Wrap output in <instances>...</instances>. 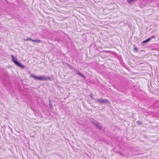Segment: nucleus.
Masks as SVG:
<instances>
[{
  "instance_id": "nucleus-10",
  "label": "nucleus",
  "mask_w": 159,
  "mask_h": 159,
  "mask_svg": "<svg viewBox=\"0 0 159 159\" xmlns=\"http://www.w3.org/2000/svg\"><path fill=\"white\" fill-rule=\"evenodd\" d=\"M33 39H32L31 38H28L27 39L25 40L26 41L27 40H30L32 41V40H33Z\"/></svg>"
},
{
  "instance_id": "nucleus-2",
  "label": "nucleus",
  "mask_w": 159,
  "mask_h": 159,
  "mask_svg": "<svg viewBox=\"0 0 159 159\" xmlns=\"http://www.w3.org/2000/svg\"><path fill=\"white\" fill-rule=\"evenodd\" d=\"M11 57H12V61L16 66L23 69H24L25 68V66L21 64L18 61L17 58L16 57L12 55L11 56Z\"/></svg>"
},
{
  "instance_id": "nucleus-7",
  "label": "nucleus",
  "mask_w": 159,
  "mask_h": 159,
  "mask_svg": "<svg viewBox=\"0 0 159 159\" xmlns=\"http://www.w3.org/2000/svg\"><path fill=\"white\" fill-rule=\"evenodd\" d=\"M32 41L33 42H38V43H40L41 42V40H32Z\"/></svg>"
},
{
  "instance_id": "nucleus-1",
  "label": "nucleus",
  "mask_w": 159,
  "mask_h": 159,
  "mask_svg": "<svg viewBox=\"0 0 159 159\" xmlns=\"http://www.w3.org/2000/svg\"><path fill=\"white\" fill-rule=\"evenodd\" d=\"M30 76L31 77L34 78V79L38 80H50V79L49 77L46 78L44 76H37L33 74H31Z\"/></svg>"
},
{
  "instance_id": "nucleus-8",
  "label": "nucleus",
  "mask_w": 159,
  "mask_h": 159,
  "mask_svg": "<svg viewBox=\"0 0 159 159\" xmlns=\"http://www.w3.org/2000/svg\"><path fill=\"white\" fill-rule=\"evenodd\" d=\"M102 99H98L97 100V101L99 103H102Z\"/></svg>"
},
{
  "instance_id": "nucleus-9",
  "label": "nucleus",
  "mask_w": 159,
  "mask_h": 159,
  "mask_svg": "<svg viewBox=\"0 0 159 159\" xmlns=\"http://www.w3.org/2000/svg\"><path fill=\"white\" fill-rule=\"evenodd\" d=\"M134 50L136 52H137L138 50V49L136 47H134Z\"/></svg>"
},
{
  "instance_id": "nucleus-13",
  "label": "nucleus",
  "mask_w": 159,
  "mask_h": 159,
  "mask_svg": "<svg viewBox=\"0 0 159 159\" xmlns=\"http://www.w3.org/2000/svg\"><path fill=\"white\" fill-rule=\"evenodd\" d=\"M154 38V36H152V38Z\"/></svg>"
},
{
  "instance_id": "nucleus-12",
  "label": "nucleus",
  "mask_w": 159,
  "mask_h": 159,
  "mask_svg": "<svg viewBox=\"0 0 159 159\" xmlns=\"http://www.w3.org/2000/svg\"><path fill=\"white\" fill-rule=\"evenodd\" d=\"M134 0H129L130 1H133Z\"/></svg>"
},
{
  "instance_id": "nucleus-11",
  "label": "nucleus",
  "mask_w": 159,
  "mask_h": 159,
  "mask_svg": "<svg viewBox=\"0 0 159 159\" xmlns=\"http://www.w3.org/2000/svg\"><path fill=\"white\" fill-rule=\"evenodd\" d=\"M90 97L92 98H93L92 95V94H91L90 95Z\"/></svg>"
},
{
  "instance_id": "nucleus-3",
  "label": "nucleus",
  "mask_w": 159,
  "mask_h": 159,
  "mask_svg": "<svg viewBox=\"0 0 159 159\" xmlns=\"http://www.w3.org/2000/svg\"><path fill=\"white\" fill-rule=\"evenodd\" d=\"M75 70V73L79 75L80 76L82 77L83 78H85V76L81 73L79 71Z\"/></svg>"
},
{
  "instance_id": "nucleus-5",
  "label": "nucleus",
  "mask_w": 159,
  "mask_h": 159,
  "mask_svg": "<svg viewBox=\"0 0 159 159\" xmlns=\"http://www.w3.org/2000/svg\"><path fill=\"white\" fill-rule=\"evenodd\" d=\"M102 103H107V104H109L110 103V102L107 99H103Z\"/></svg>"
},
{
  "instance_id": "nucleus-4",
  "label": "nucleus",
  "mask_w": 159,
  "mask_h": 159,
  "mask_svg": "<svg viewBox=\"0 0 159 159\" xmlns=\"http://www.w3.org/2000/svg\"><path fill=\"white\" fill-rule=\"evenodd\" d=\"M94 125L96 126L97 128L98 129H101L102 128V125H100V124L98 123H94Z\"/></svg>"
},
{
  "instance_id": "nucleus-6",
  "label": "nucleus",
  "mask_w": 159,
  "mask_h": 159,
  "mask_svg": "<svg viewBox=\"0 0 159 159\" xmlns=\"http://www.w3.org/2000/svg\"><path fill=\"white\" fill-rule=\"evenodd\" d=\"M151 40V38H149L142 42V43H145L148 42Z\"/></svg>"
}]
</instances>
